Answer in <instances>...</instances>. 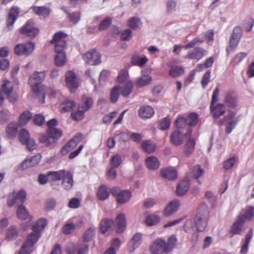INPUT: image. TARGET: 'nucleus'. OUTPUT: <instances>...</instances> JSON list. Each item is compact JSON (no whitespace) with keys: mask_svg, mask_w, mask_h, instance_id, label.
Returning a JSON list of instances; mask_svg holds the SVG:
<instances>
[{"mask_svg":"<svg viewBox=\"0 0 254 254\" xmlns=\"http://www.w3.org/2000/svg\"><path fill=\"white\" fill-rule=\"evenodd\" d=\"M177 242V238L174 235H171L167 241L161 238L157 239L151 245L150 252L152 254H167L174 249Z\"/></svg>","mask_w":254,"mask_h":254,"instance_id":"nucleus-1","label":"nucleus"},{"mask_svg":"<svg viewBox=\"0 0 254 254\" xmlns=\"http://www.w3.org/2000/svg\"><path fill=\"white\" fill-rule=\"evenodd\" d=\"M45 72H35L29 77L28 83L31 87L32 90L38 96H42V100H39V102L44 103L45 96L41 93L40 89L41 88V83L44 81L45 78Z\"/></svg>","mask_w":254,"mask_h":254,"instance_id":"nucleus-2","label":"nucleus"},{"mask_svg":"<svg viewBox=\"0 0 254 254\" xmlns=\"http://www.w3.org/2000/svg\"><path fill=\"white\" fill-rule=\"evenodd\" d=\"M242 34V30L240 27L236 26L233 29L232 33L230 38L229 46L226 48L227 56L230 52H234L239 43Z\"/></svg>","mask_w":254,"mask_h":254,"instance_id":"nucleus-3","label":"nucleus"},{"mask_svg":"<svg viewBox=\"0 0 254 254\" xmlns=\"http://www.w3.org/2000/svg\"><path fill=\"white\" fill-rule=\"evenodd\" d=\"M191 132L192 130L189 127L186 128L185 132L180 130H175L171 135V143L175 146L181 145L184 141V138L190 135Z\"/></svg>","mask_w":254,"mask_h":254,"instance_id":"nucleus-4","label":"nucleus"},{"mask_svg":"<svg viewBox=\"0 0 254 254\" xmlns=\"http://www.w3.org/2000/svg\"><path fill=\"white\" fill-rule=\"evenodd\" d=\"M66 86L71 92H74L79 85V80L72 70H68L65 74Z\"/></svg>","mask_w":254,"mask_h":254,"instance_id":"nucleus-5","label":"nucleus"},{"mask_svg":"<svg viewBox=\"0 0 254 254\" xmlns=\"http://www.w3.org/2000/svg\"><path fill=\"white\" fill-rule=\"evenodd\" d=\"M35 48V44L30 42L19 44L14 48V53L16 55L28 56L31 54Z\"/></svg>","mask_w":254,"mask_h":254,"instance_id":"nucleus-6","label":"nucleus"},{"mask_svg":"<svg viewBox=\"0 0 254 254\" xmlns=\"http://www.w3.org/2000/svg\"><path fill=\"white\" fill-rule=\"evenodd\" d=\"M38 241V236L36 235L29 234L26 241L21 246L19 254H30L33 250L34 245Z\"/></svg>","mask_w":254,"mask_h":254,"instance_id":"nucleus-7","label":"nucleus"},{"mask_svg":"<svg viewBox=\"0 0 254 254\" xmlns=\"http://www.w3.org/2000/svg\"><path fill=\"white\" fill-rule=\"evenodd\" d=\"M18 138L19 141L23 144H26L29 151H32L36 148L34 140L30 137L29 132L23 128L20 130Z\"/></svg>","mask_w":254,"mask_h":254,"instance_id":"nucleus-8","label":"nucleus"},{"mask_svg":"<svg viewBox=\"0 0 254 254\" xmlns=\"http://www.w3.org/2000/svg\"><path fill=\"white\" fill-rule=\"evenodd\" d=\"M26 197V193L24 190H20L19 191L10 194L7 198V205L11 207L15 204L23 203Z\"/></svg>","mask_w":254,"mask_h":254,"instance_id":"nucleus-9","label":"nucleus"},{"mask_svg":"<svg viewBox=\"0 0 254 254\" xmlns=\"http://www.w3.org/2000/svg\"><path fill=\"white\" fill-rule=\"evenodd\" d=\"M66 45L55 44V50L57 56L55 58V64L58 66H62L66 62V56L64 50Z\"/></svg>","mask_w":254,"mask_h":254,"instance_id":"nucleus-10","label":"nucleus"},{"mask_svg":"<svg viewBox=\"0 0 254 254\" xmlns=\"http://www.w3.org/2000/svg\"><path fill=\"white\" fill-rule=\"evenodd\" d=\"M20 33L31 38H34L39 33V29L34 26L33 20H29L20 30Z\"/></svg>","mask_w":254,"mask_h":254,"instance_id":"nucleus-11","label":"nucleus"},{"mask_svg":"<svg viewBox=\"0 0 254 254\" xmlns=\"http://www.w3.org/2000/svg\"><path fill=\"white\" fill-rule=\"evenodd\" d=\"M83 59L86 64L96 65L101 62V56L95 50L92 49L83 55Z\"/></svg>","mask_w":254,"mask_h":254,"instance_id":"nucleus-12","label":"nucleus"},{"mask_svg":"<svg viewBox=\"0 0 254 254\" xmlns=\"http://www.w3.org/2000/svg\"><path fill=\"white\" fill-rule=\"evenodd\" d=\"M82 135L81 133H78L73 138L70 139L64 146H63L61 152L63 155H66L71 150L73 149L81 141Z\"/></svg>","mask_w":254,"mask_h":254,"instance_id":"nucleus-13","label":"nucleus"},{"mask_svg":"<svg viewBox=\"0 0 254 254\" xmlns=\"http://www.w3.org/2000/svg\"><path fill=\"white\" fill-rule=\"evenodd\" d=\"M207 54V51L201 47H196L189 51L186 56V58L190 60L199 61Z\"/></svg>","mask_w":254,"mask_h":254,"instance_id":"nucleus-14","label":"nucleus"},{"mask_svg":"<svg viewBox=\"0 0 254 254\" xmlns=\"http://www.w3.org/2000/svg\"><path fill=\"white\" fill-rule=\"evenodd\" d=\"M224 101L228 107L236 108L238 104L237 94L232 90L228 91L225 94Z\"/></svg>","mask_w":254,"mask_h":254,"instance_id":"nucleus-15","label":"nucleus"},{"mask_svg":"<svg viewBox=\"0 0 254 254\" xmlns=\"http://www.w3.org/2000/svg\"><path fill=\"white\" fill-rule=\"evenodd\" d=\"M18 14V7H13L10 9L6 19V27L8 30H11L13 29V24L16 20Z\"/></svg>","mask_w":254,"mask_h":254,"instance_id":"nucleus-16","label":"nucleus"},{"mask_svg":"<svg viewBox=\"0 0 254 254\" xmlns=\"http://www.w3.org/2000/svg\"><path fill=\"white\" fill-rule=\"evenodd\" d=\"M142 76L136 81L135 85L137 87H142L150 84L152 77L149 75V72L147 69L141 70Z\"/></svg>","mask_w":254,"mask_h":254,"instance_id":"nucleus-17","label":"nucleus"},{"mask_svg":"<svg viewBox=\"0 0 254 254\" xmlns=\"http://www.w3.org/2000/svg\"><path fill=\"white\" fill-rule=\"evenodd\" d=\"M17 215L18 218L19 219L27 220L28 224L25 226H24V228H23L24 230H26V227L30 225V222L32 220V217L29 215L25 207L23 205H20L18 206L17 210Z\"/></svg>","mask_w":254,"mask_h":254,"instance_id":"nucleus-18","label":"nucleus"},{"mask_svg":"<svg viewBox=\"0 0 254 254\" xmlns=\"http://www.w3.org/2000/svg\"><path fill=\"white\" fill-rule=\"evenodd\" d=\"M180 206V202L178 200L170 201L166 206L164 215L166 216H170L176 213Z\"/></svg>","mask_w":254,"mask_h":254,"instance_id":"nucleus-19","label":"nucleus"},{"mask_svg":"<svg viewBox=\"0 0 254 254\" xmlns=\"http://www.w3.org/2000/svg\"><path fill=\"white\" fill-rule=\"evenodd\" d=\"M142 243V234L135 233L128 244V249L130 252H133Z\"/></svg>","mask_w":254,"mask_h":254,"instance_id":"nucleus-20","label":"nucleus"},{"mask_svg":"<svg viewBox=\"0 0 254 254\" xmlns=\"http://www.w3.org/2000/svg\"><path fill=\"white\" fill-rule=\"evenodd\" d=\"M62 179V187L66 190H70L72 188L73 185L72 173L70 171H66Z\"/></svg>","mask_w":254,"mask_h":254,"instance_id":"nucleus-21","label":"nucleus"},{"mask_svg":"<svg viewBox=\"0 0 254 254\" xmlns=\"http://www.w3.org/2000/svg\"><path fill=\"white\" fill-rule=\"evenodd\" d=\"M47 220L44 218L39 219L32 226V229L33 231L30 234L36 235L38 236V239L40 237V233L47 225Z\"/></svg>","mask_w":254,"mask_h":254,"instance_id":"nucleus-22","label":"nucleus"},{"mask_svg":"<svg viewBox=\"0 0 254 254\" xmlns=\"http://www.w3.org/2000/svg\"><path fill=\"white\" fill-rule=\"evenodd\" d=\"M154 114L153 108L148 105H143L140 107L138 110L139 116L142 119L151 118Z\"/></svg>","mask_w":254,"mask_h":254,"instance_id":"nucleus-23","label":"nucleus"},{"mask_svg":"<svg viewBox=\"0 0 254 254\" xmlns=\"http://www.w3.org/2000/svg\"><path fill=\"white\" fill-rule=\"evenodd\" d=\"M160 175L162 177L168 180H175L177 176L176 170L172 167L162 169Z\"/></svg>","mask_w":254,"mask_h":254,"instance_id":"nucleus-24","label":"nucleus"},{"mask_svg":"<svg viewBox=\"0 0 254 254\" xmlns=\"http://www.w3.org/2000/svg\"><path fill=\"white\" fill-rule=\"evenodd\" d=\"M67 35L63 31H59L54 35L53 38L51 41V43L59 44L62 45H66V38Z\"/></svg>","mask_w":254,"mask_h":254,"instance_id":"nucleus-25","label":"nucleus"},{"mask_svg":"<svg viewBox=\"0 0 254 254\" xmlns=\"http://www.w3.org/2000/svg\"><path fill=\"white\" fill-rule=\"evenodd\" d=\"M211 112L215 118H218L223 115L226 111V107L223 104H218L210 106Z\"/></svg>","mask_w":254,"mask_h":254,"instance_id":"nucleus-26","label":"nucleus"},{"mask_svg":"<svg viewBox=\"0 0 254 254\" xmlns=\"http://www.w3.org/2000/svg\"><path fill=\"white\" fill-rule=\"evenodd\" d=\"M141 148L145 152L151 154L155 151L156 144L151 140H144L141 142Z\"/></svg>","mask_w":254,"mask_h":254,"instance_id":"nucleus-27","label":"nucleus"},{"mask_svg":"<svg viewBox=\"0 0 254 254\" xmlns=\"http://www.w3.org/2000/svg\"><path fill=\"white\" fill-rule=\"evenodd\" d=\"M116 222L117 225V233H120L123 232L126 226L125 215L122 213L119 214L116 218Z\"/></svg>","mask_w":254,"mask_h":254,"instance_id":"nucleus-28","label":"nucleus"},{"mask_svg":"<svg viewBox=\"0 0 254 254\" xmlns=\"http://www.w3.org/2000/svg\"><path fill=\"white\" fill-rule=\"evenodd\" d=\"M253 235V230L250 229L246 235V238L241 247L240 253L241 254H246L248 252V248Z\"/></svg>","mask_w":254,"mask_h":254,"instance_id":"nucleus-29","label":"nucleus"},{"mask_svg":"<svg viewBox=\"0 0 254 254\" xmlns=\"http://www.w3.org/2000/svg\"><path fill=\"white\" fill-rule=\"evenodd\" d=\"M245 223V222L244 221L243 217L239 216L231 227V233L233 234H240L242 227Z\"/></svg>","mask_w":254,"mask_h":254,"instance_id":"nucleus-30","label":"nucleus"},{"mask_svg":"<svg viewBox=\"0 0 254 254\" xmlns=\"http://www.w3.org/2000/svg\"><path fill=\"white\" fill-rule=\"evenodd\" d=\"M32 9L35 14L43 17H48L50 12V9L44 6H33L32 7Z\"/></svg>","mask_w":254,"mask_h":254,"instance_id":"nucleus-31","label":"nucleus"},{"mask_svg":"<svg viewBox=\"0 0 254 254\" xmlns=\"http://www.w3.org/2000/svg\"><path fill=\"white\" fill-rule=\"evenodd\" d=\"M75 103L70 100H66L62 103L59 107L60 111L62 113H65L71 111L75 107Z\"/></svg>","mask_w":254,"mask_h":254,"instance_id":"nucleus-32","label":"nucleus"},{"mask_svg":"<svg viewBox=\"0 0 254 254\" xmlns=\"http://www.w3.org/2000/svg\"><path fill=\"white\" fill-rule=\"evenodd\" d=\"M131 196V193L127 190H122L117 196V201L119 203L124 204L128 202Z\"/></svg>","mask_w":254,"mask_h":254,"instance_id":"nucleus-33","label":"nucleus"},{"mask_svg":"<svg viewBox=\"0 0 254 254\" xmlns=\"http://www.w3.org/2000/svg\"><path fill=\"white\" fill-rule=\"evenodd\" d=\"M147 167L150 170H155L159 168L160 163L158 159L154 156H149L145 160Z\"/></svg>","mask_w":254,"mask_h":254,"instance_id":"nucleus-34","label":"nucleus"},{"mask_svg":"<svg viewBox=\"0 0 254 254\" xmlns=\"http://www.w3.org/2000/svg\"><path fill=\"white\" fill-rule=\"evenodd\" d=\"M66 171L64 170H61L58 171H49L47 172V176L49 179L52 181H56L61 180L64 176Z\"/></svg>","mask_w":254,"mask_h":254,"instance_id":"nucleus-35","label":"nucleus"},{"mask_svg":"<svg viewBox=\"0 0 254 254\" xmlns=\"http://www.w3.org/2000/svg\"><path fill=\"white\" fill-rule=\"evenodd\" d=\"M32 115L29 111H24L20 116L18 120V124L19 126L22 127L25 126L31 119Z\"/></svg>","mask_w":254,"mask_h":254,"instance_id":"nucleus-36","label":"nucleus"},{"mask_svg":"<svg viewBox=\"0 0 254 254\" xmlns=\"http://www.w3.org/2000/svg\"><path fill=\"white\" fill-rule=\"evenodd\" d=\"M5 132L6 136L8 138H14L17 133V126L15 123H11L9 124L6 128Z\"/></svg>","mask_w":254,"mask_h":254,"instance_id":"nucleus-37","label":"nucleus"},{"mask_svg":"<svg viewBox=\"0 0 254 254\" xmlns=\"http://www.w3.org/2000/svg\"><path fill=\"white\" fill-rule=\"evenodd\" d=\"M190 184L187 181H183L177 186L176 193L178 195H183L189 190Z\"/></svg>","mask_w":254,"mask_h":254,"instance_id":"nucleus-38","label":"nucleus"},{"mask_svg":"<svg viewBox=\"0 0 254 254\" xmlns=\"http://www.w3.org/2000/svg\"><path fill=\"white\" fill-rule=\"evenodd\" d=\"M94 101L90 97L84 96L81 103L79 106V109L87 111L92 106Z\"/></svg>","mask_w":254,"mask_h":254,"instance_id":"nucleus-39","label":"nucleus"},{"mask_svg":"<svg viewBox=\"0 0 254 254\" xmlns=\"http://www.w3.org/2000/svg\"><path fill=\"white\" fill-rule=\"evenodd\" d=\"M195 145V140L193 138H190L184 146V153L187 156H190L193 152Z\"/></svg>","mask_w":254,"mask_h":254,"instance_id":"nucleus-40","label":"nucleus"},{"mask_svg":"<svg viewBox=\"0 0 254 254\" xmlns=\"http://www.w3.org/2000/svg\"><path fill=\"white\" fill-rule=\"evenodd\" d=\"M18 236V231L14 226L9 227L6 232L5 239L8 241L15 240Z\"/></svg>","mask_w":254,"mask_h":254,"instance_id":"nucleus-41","label":"nucleus"},{"mask_svg":"<svg viewBox=\"0 0 254 254\" xmlns=\"http://www.w3.org/2000/svg\"><path fill=\"white\" fill-rule=\"evenodd\" d=\"M114 224L113 220H103L100 223V230L102 234H105L107 232L112 230V227Z\"/></svg>","mask_w":254,"mask_h":254,"instance_id":"nucleus-42","label":"nucleus"},{"mask_svg":"<svg viewBox=\"0 0 254 254\" xmlns=\"http://www.w3.org/2000/svg\"><path fill=\"white\" fill-rule=\"evenodd\" d=\"M209 214L208 207L207 204L204 202L201 203L197 209V213L196 217L207 218Z\"/></svg>","mask_w":254,"mask_h":254,"instance_id":"nucleus-43","label":"nucleus"},{"mask_svg":"<svg viewBox=\"0 0 254 254\" xmlns=\"http://www.w3.org/2000/svg\"><path fill=\"white\" fill-rule=\"evenodd\" d=\"M130 61L133 65L142 66L147 62L148 59L145 56L141 58L139 56L134 55L131 57Z\"/></svg>","mask_w":254,"mask_h":254,"instance_id":"nucleus-44","label":"nucleus"},{"mask_svg":"<svg viewBox=\"0 0 254 254\" xmlns=\"http://www.w3.org/2000/svg\"><path fill=\"white\" fill-rule=\"evenodd\" d=\"M207 218L196 217L195 220V225L198 231H203L207 224Z\"/></svg>","mask_w":254,"mask_h":254,"instance_id":"nucleus-45","label":"nucleus"},{"mask_svg":"<svg viewBox=\"0 0 254 254\" xmlns=\"http://www.w3.org/2000/svg\"><path fill=\"white\" fill-rule=\"evenodd\" d=\"M186 119L188 125L187 127H190V126H195L198 122V116L195 113H191L188 115Z\"/></svg>","mask_w":254,"mask_h":254,"instance_id":"nucleus-46","label":"nucleus"},{"mask_svg":"<svg viewBox=\"0 0 254 254\" xmlns=\"http://www.w3.org/2000/svg\"><path fill=\"white\" fill-rule=\"evenodd\" d=\"M121 87L119 85L115 86L111 90L110 92L111 101L115 103L117 102L120 95Z\"/></svg>","mask_w":254,"mask_h":254,"instance_id":"nucleus-47","label":"nucleus"},{"mask_svg":"<svg viewBox=\"0 0 254 254\" xmlns=\"http://www.w3.org/2000/svg\"><path fill=\"white\" fill-rule=\"evenodd\" d=\"M109 196V193L108 191L107 188L104 186H100L97 191V197L101 200L106 199Z\"/></svg>","mask_w":254,"mask_h":254,"instance_id":"nucleus-48","label":"nucleus"},{"mask_svg":"<svg viewBox=\"0 0 254 254\" xmlns=\"http://www.w3.org/2000/svg\"><path fill=\"white\" fill-rule=\"evenodd\" d=\"M142 23L140 19L137 17L130 18L128 21L127 25L133 29L136 30L141 27Z\"/></svg>","mask_w":254,"mask_h":254,"instance_id":"nucleus-49","label":"nucleus"},{"mask_svg":"<svg viewBox=\"0 0 254 254\" xmlns=\"http://www.w3.org/2000/svg\"><path fill=\"white\" fill-rule=\"evenodd\" d=\"M239 216H243L244 221L245 222L247 220H251L254 217V207L248 206L245 209L244 214L240 215Z\"/></svg>","mask_w":254,"mask_h":254,"instance_id":"nucleus-50","label":"nucleus"},{"mask_svg":"<svg viewBox=\"0 0 254 254\" xmlns=\"http://www.w3.org/2000/svg\"><path fill=\"white\" fill-rule=\"evenodd\" d=\"M1 89L6 95L11 94L13 89V83L7 80H4L1 86Z\"/></svg>","mask_w":254,"mask_h":254,"instance_id":"nucleus-51","label":"nucleus"},{"mask_svg":"<svg viewBox=\"0 0 254 254\" xmlns=\"http://www.w3.org/2000/svg\"><path fill=\"white\" fill-rule=\"evenodd\" d=\"M184 73V69L179 66H173L169 70V75L172 77L181 76Z\"/></svg>","mask_w":254,"mask_h":254,"instance_id":"nucleus-52","label":"nucleus"},{"mask_svg":"<svg viewBox=\"0 0 254 254\" xmlns=\"http://www.w3.org/2000/svg\"><path fill=\"white\" fill-rule=\"evenodd\" d=\"M95 234V228L91 227L88 228L84 233L83 240L85 243L90 241L94 237Z\"/></svg>","mask_w":254,"mask_h":254,"instance_id":"nucleus-53","label":"nucleus"},{"mask_svg":"<svg viewBox=\"0 0 254 254\" xmlns=\"http://www.w3.org/2000/svg\"><path fill=\"white\" fill-rule=\"evenodd\" d=\"M133 86L132 82L130 81L127 82L122 88H121L122 95L124 97L128 96L132 92Z\"/></svg>","mask_w":254,"mask_h":254,"instance_id":"nucleus-54","label":"nucleus"},{"mask_svg":"<svg viewBox=\"0 0 254 254\" xmlns=\"http://www.w3.org/2000/svg\"><path fill=\"white\" fill-rule=\"evenodd\" d=\"M39 140L40 142L45 143L48 147L53 146L55 144L53 138H51L50 136L45 134H41L39 136Z\"/></svg>","mask_w":254,"mask_h":254,"instance_id":"nucleus-55","label":"nucleus"},{"mask_svg":"<svg viewBox=\"0 0 254 254\" xmlns=\"http://www.w3.org/2000/svg\"><path fill=\"white\" fill-rule=\"evenodd\" d=\"M190 173L191 177L193 179H197L203 173V170L200 165H196L191 168Z\"/></svg>","mask_w":254,"mask_h":254,"instance_id":"nucleus-56","label":"nucleus"},{"mask_svg":"<svg viewBox=\"0 0 254 254\" xmlns=\"http://www.w3.org/2000/svg\"><path fill=\"white\" fill-rule=\"evenodd\" d=\"M47 133L51 138H53L56 143V139L61 137L62 135V131L57 128H51L47 129Z\"/></svg>","mask_w":254,"mask_h":254,"instance_id":"nucleus-57","label":"nucleus"},{"mask_svg":"<svg viewBox=\"0 0 254 254\" xmlns=\"http://www.w3.org/2000/svg\"><path fill=\"white\" fill-rule=\"evenodd\" d=\"M166 12L168 14L174 12L177 8V2L175 0H168L166 1Z\"/></svg>","mask_w":254,"mask_h":254,"instance_id":"nucleus-58","label":"nucleus"},{"mask_svg":"<svg viewBox=\"0 0 254 254\" xmlns=\"http://www.w3.org/2000/svg\"><path fill=\"white\" fill-rule=\"evenodd\" d=\"M160 221L159 217L155 215H151L146 217L145 223L147 226H152L156 224Z\"/></svg>","mask_w":254,"mask_h":254,"instance_id":"nucleus-59","label":"nucleus"},{"mask_svg":"<svg viewBox=\"0 0 254 254\" xmlns=\"http://www.w3.org/2000/svg\"><path fill=\"white\" fill-rule=\"evenodd\" d=\"M175 125L176 127L180 130L188 126L186 118L179 117L175 122Z\"/></svg>","mask_w":254,"mask_h":254,"instance_id":"nucleus-60","label":"nucleus"},{"mask_svg":"<svg viewBox=\"0 0 254 254\" xmlns=\"http://www.w3.org/2000/svg\"><path fill=\"white\" fill-rule=\"evenodd\" d=\"M41 156L39 155H37L35 156H33L31 157L30 158L27 159L24 161V166L26 165L27 162H30L31 163V166H34L38 164L41 160Z\"/></svg>","mask_w":254,"mask_h":254,"instance_id":"nucleus-61","label":"nucleus"},{"mask_svg":"<svg viewBox=\"0 0 254 254\" xmlns=\"http://www.w3.org/2000/svg\"><path fill=\"white\" fill-rule=\"evenodd\" d=\"M86 111H84L83 110L79 109V108L77 111L71 113V116L73 120L80 121L83 118L84 113Z\"/></svg>","mask_w":254,"mask_h":254,"instance_id":"nucleus-62","label":"nucleus"},{"mask_svg":"<svg viewBox=\"0 0 254 254\" xmlns=\"http://www.w3.org/2000/svg\"><path fill=\"white\" fill-rule=\"evenodd\" d=\"M171 121L169 118H164L160 120L159 123V127L161 130H166L169 128Z\"/></svg>","mask_w":254,"mask_h":254,"instance_id":"nucleus-63","label":"nucleus"},{"mask_svg":"<svg viewBox=\"0 0 254 254\" xmlns=\"http://www.w3.org/2000/svg\"><path fill=\"white\" fill-rule=\"evenodd\" d=\"M122 163V158L119 155H115L111 159V163L112 167L118 168Z\"/></svg>","mask_w":254,"mask_h":254,"instance_id":"nucleus-64","label":"nucleus"}]
</instances>
